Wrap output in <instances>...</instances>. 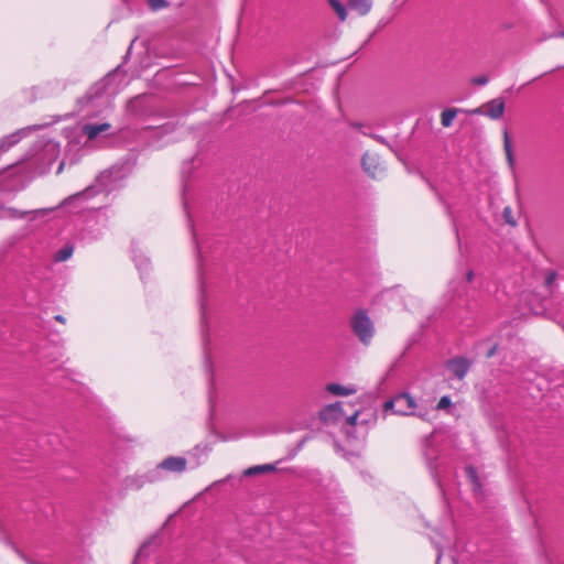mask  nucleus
I'll list each match as a JSON object with an SVG mask.
<instances>
[{"instance_id": "4be33fe9", "label": "nucleus", "mask_w": 564, "mask_h": 564, "mask_svg": "<svg viewBox=\"0 0 564 564\" xmlns=\"http://www.w3.org/2000/svg\"><path fill=\"white\" fill-rule=\"evenodd\" d=\"M338 409L339 404H330L322 412V415L325 416L328 412L337 411Z\"/></svg>"}, {"instance_id": "9b49d317", "label": "nucleus", "mask_w": 564, "mask_h": 564, "mask_svg": "<svg viewBox=\"0 0 564 564\" xmlns=\"http://www.w3.org/2000/svg\"><path fill=\"white\" fill-rule=\"evenodd\" d=\"M403 402H408V404H411L412 397L410 394H408V393H401L398 397H395L394 399L387 401L383 404V408H384L386 411H389V410H394L395 411L397 404L398 403H403Z\"/></svg>"}, {"instance_id": "20e7f679", "label": "nucleus", "mask_w": 564, "mask_h": 564, "mask_svg": "<svg viewBox=\"0 0 564 564\" xmlns=\"http://www.w3.org/2000/svg\"><path fill=\"white\" fill-rule=\"evenodd\" d=\"M187 460L182 456H170L163 459L158 468L169 473H182L186 469Z\"/></svg>"}, {"instance_id": "5701e85b", "label": "nucleus", "mask_w": 564, "mask_h": 564, "mask_svg": "<svg viewBox=\"0 0 564 564\" xmlns=\"http://www.w3.org/2000/svg\"><path fill=\"white\" fill-rule=\"evenodd\" d=\"M474 83L479 86L486 85L488 83V78L486 76H479L474 79Z\"/></svg>"}, {"instance_id": "bb28decb", "label": "nucleus", "mask_w": 564, "mask_h": 564, "mask_svg": "<svg viewBox=\"0 0 564 564\" xmlns=\"http://www.w3.org/2000/svg\"><path fill=\"white\" fill-rule=\"evenodd\" d=\"M55 321H57V322H59V323H62V324H64V323H65V318H64L62 315H56V316H55Z\"/></svg>"}, {"instance_id": "f8f14e48", "label": "nucleus", "mask_w": 564, "mask_h": 564, "mask_svg": "<svg viewBox=\"0 0 564 564\" xmlns=\"http://www.w3.org/2000/svg\"><path fill=\"white\" fill-rule=\"evenodd\" d=\"M458 109L456 108H448L441 112V124L444 128H448L453 124L454 119L456 118L458 113Z\"/></svg>"}, {"instance_id": "9d476101", "label": "nucleus", "mask_w": 564, "mask_h": 564, "mask_svg": "<svg viewBox=\"0 0 564 564\" xmlns=\"http://www.w3.org/2000/svg\"><path fill=\"white\" fill-rule=\"evenodd\" d=\"M326 390L334 395H350L356 392V389L340 386L338 383H329Z\"/></svg>"}, {"instance_id": "393cba45", "label": "nucleus", "mask_w": 564, "mask_h": 564, "mask_svg": "<svg viewBox=\"0 0 564 564\" xmlns=\"http://www.w3.org/2000/svg\"><path fill=\"white\" fill-rule=\"evenodd\" d=\"M474 279V272L473 271H468L467 274H466V280L468 282H471Z\"/></svg>"}, {"instance_id": "39448f33", "label": "nucleus", "mask_w": 564, "mask_h": 564, "mask_svg": "<svg viewBox=\"0 0 564 564\" xmlns=\"http://www.w3.org/2000/svg\"><path fill=\"white\" fill-rule=\"evenodd\" d=\"M447 368L456 378L464 379L470 368V362L463 357L454 358L448 360Z\"/></svg>"}, {"instance_id": "7c9ffc66", "label": "nucleus", "mask_w": 564, "mask_h": 564, "mask_svg": "<svg viewBox=\"0 0 564 564\" xmlns=\"http://www.w3.org/2000/svg\"><path fill=\"white\" fill-rule=\"evenodd\" d=\"M63 171V164H61L58 172Z\"/></svg>"}, {"instance_id": "2eb2a0df", "label": "nucleus", "mask_w": 564, "mask_h": 564, "mask_svg": "<svg viewBox=\"0 0 564 564\" xmlns=\"http://www.w3.org/2000/svg\"><path fill=\"white\" fill-rule=\"evenodd\" d=\"M503 150L510 165L513 164V153L508 131H503Z\"/></svg>"}, {"instance_id": "f257e3e1", "label": "nucleus", "mask_w": 564, "mask_h": 564, "mask_svg": "<svg viewBox=\"0 0 564 564\" xmlns=\"http://www.w3.org/2000/svg\"><path fill=\"white\" fill-rule=\"evenodd\" d=\"M349 325L351 332L362 345L369 346L372 343L376 327L366 310H357L350 317Z\"/></svg>"}, {"instance_id": "a211bd4d", "label": "nucleus", "mask_w": 564, "mask_h": 564, "mask_svg": "<svg viewBox=\"0 0 564 564\" xmlns=\"http://www.w3.org/2000/svg\"><path fill=\"white\" fill-rule=\"evenodd\" d=\"M151 10L158 11L167 7V2L165 0H148Z\"/></svg>"}, {"instance_id": "0eeeda50", "label": "nucleus", "mask_w": 564, "mask_h": 564, "mask_svg": "<svg viewBox=\"0 0 564 564\" xmlns=\"http://www.w3.org/2000/svg\"><path fill=\"white\" fill-rule=\"evenodd\" d=\"M278 470V463L273 464H262L249 467L243 470L242 475L245 477H253V476H262L275 473Z\"/></svg>"}, {"instance_id": "7ed1b4c3", "label": "nucleus", "mask_w": 564, "mask_h": 564, "mask_svg": "<svg viewBox=\"0 0 564 564\" xmlns=\"http://www.w3.org/2000/svg\"><path fill=\"white\" fill-rule=\"evenodd\" d=\"M362 166L373 178L379 177L384 171V166L376 153H365L362 156Z\"/></svg>"}, {"instance_id": "dca6fc26", "label": "nucleus", "mask_w": 564, "mask_h": 564, "mask_svg": "<svg viewBox=\"0 0 564 564\" xmlns=\"http://www.w3.org/2000/svg\"><path fill=\"white\" fill-rule=\"evenodd\" d=\"M502 217L506 224L510 225L511 227H516L518 225L517 219L513 216L512 208L510 206H506L503 208Z\"/></svg>"}, {"instance_id": "6ab92c4d", "label": "nucleus", "mask_w": 564, "mask_h": 564, "mask_svg": "<svg viewBox=\"0 0 564 564\" xmlns=\"http://www.w3.org/2000/svg\"><path fill=\"white\" fill-rule=\"evenodd\" d=\"M451 405H452V401H451L449 397L444 395L437 402L436 409L437 410H444V409L449 408Z\"/></svg>"}, {"instance_id": "aec40b11", "label": "nucleus", "mask_w": 564, "mask_h": 564, "mask_svg": "<svg viewBox=\"0 0 564 564\" xmlns=\"http://www.w3.org/2000/svg\"><path fill=\"white\" fill-rule=\"evenodd\" d=\"M556 272L555 271H549L545 278V285L551 286L555 280H556Z\"/></svg>"}, {"instance_id": "c85d7f7f", "label": "nucleus", "mask_w": 564, "mask_h": 564, "mask_svg": "<svg viewBox=\"0 0 564 564\" xmlns=\"http://www.w3.org/2000/svg\"><path fill=\"white\" fill-rule=\"evenodd\" d=\"M473 112H474V113H480V112H481V110L478 108V109H475Z\"/></svg>"}, {"instance_id": "a878e982", "label": "nucleus", "mask_w": 564, "mask_h": 564, "mask_svg": "<svg viewBox=\"0 0 564 564\" xmlns=\"http://www.w3.org/2000/svg\"><path fill=\"white\" fill-rule=\"evenodd\" d=\"M495 352H496V346H494V347L488 351L487 357H488V358L492 357V356L495 355Z\"/></svg>"}, {"instance_id": "ddd939ff", "label": "nucleus", "mask_w": 564, "mask_h": 564, "mask_svg": "<svg viewBox=\"0 0 564 564\" xmlns=\"http://www.w3.org/2000/svg\"><path fill=\"white\" fill-rule=\"evenodd\" d=\"M415 408H416V403H415L414 399L412 398L411 404H408V402L398 403L395 413L401 414V415H413Z\"/></svg>"}, {"instance_id": "b1692460", "label": "nucleus", "mask_w": 564, "mask_h": 564, "mask_svg": "<svg viewBox=\"0 0 564 564\" xmlns=\"http://www.w3.org/2000/svg\"><path fill=\"white\" fill-rule=\"evenodd\" d=\"M357 417H358V413L352 414L351 416H349V417L347 419V423H348L349 425H355V424H356V422H357Z\"/></svg>"}, {"instance_id": "c756f323", "label": "nucleus", "mask_w": 564, "mask_h": 564, "mask_svg": "<svg viewBox=\"0 0 564 564\" xmlns=\"http://www.w3.org/2000/svg\"><path fill=\"white\" fill-rule=\"evenodd\" d=\"M557 35L561 36V37H564V31L560 32Z\"/></svg>"}, {"instance_id": "1a4fd4ad", "label": "nucleus", "mask_w": 564, "mask_h": 564, "mask_svg": "<svg viewBox=\"0 0 564 564\" xmlns=\"http://www.w3.org/2000/svg\"><path fill=\"white\" fill-rule=\"evenodd\" d=\"M110 128L109 123L101 124H86L83 128L84 133L88 137V139L93 140L101 132L107 131Z\"/></svg>"}, {"instance_id": "423d86ee", "label": "nucleus", "mask_w": 564, "mask_h": 564, "mask_svg": "<svg viewBox=\"0 0 564 564\" xmlns=\"http://www.w3.org/2000/svg\"><path fill=\"white\" fill-rule=\"evenodd\" d=\"M484 113L490 119L497 120L503 116L505 100L502 98H495L484 106Z\"/></svg>"}, {"instance_id": "4468645a", "label": "nucleus", "mask_w": 564, "mask_h": 564, "mask_svg": "<svg viewBox=\"0 0 564 564\" xmlns=\"http://www.w3.org/2000/svg\"><path fill=\"white\" fill-rule=\"evenodd\" d=\"M329 6L336 12L340 21H345L347 19V10L343 3L338 0H329Z\"/></svg>"}, {"instance_id": "f03ea898", "label": "nucleus", "mask_w": 564, "mask_h": 564, "mask_svg": "<svg viewBox=\"0 0 564 564\" xmlns=\"http://www.w3.org/2000/svg\"><path fill=\"white\" fill-rule=\"evenodd\" d=\"M159 547V540L153 536L149 541L144 542L135 556L133 564H151L156 562L158 556L154 554Z\"/></svg>"}, {"instance_id": "cd10ccee", "label": "nucleus", "mask_w": 564, "mask_h": 564, "mask_svg": "<svg viewBox=\"0 0 564 564\" xmlns=\"http://www.w3.org/2000/svg\"><path fill=\"white\" fill-rule=\"evenodd\" d=\"M436 547H437V550H440V545H438V544H436ZM441 555H442V554H441V551H438V553H437V558H436V561H437V562H440V560H441Z\"/></svg>"}, {"instance_id": "412c9836", "label": "nucleus", "mask_w": 564, "mask_h": 564, "mask_svg": "<svg viewBox=\"0 0 564 564\" xmlns=\"http://www.w3.org/2000/svg\"><path fill=\"white\" fill-rule=\"evenodd\" d=\"M466 474L468 476V478L476 484V480H477V475H476V470L474 467H467L466 468Z\"/></svg>"}, {"instance_id": "6e6552de", "label": "nucleus", "mask_w": 564, "mask_h": 564, "mask_svg": "<svg viewBox=\"0 0 564 564\" xmlns=\"http://www.w3.org/2000/svg\"><path fill=\"white\" fill-rule=\"evenodd\" d=\"M349 8L359 15H366L371 10L370 0H349Z\"/></svg>"}, {"instance_id": "f3484780", "label": "nucleus", "mask_w": 564, "mask_h": 564, "mask_svg": "<svg viewBox=\"0 0 564 564\" xmlns=\"http://www.w3.org/2000/svg\"><path fill=\"white\" fill-rule=\"evenodd\" d=\"M72 253H73V248H72V247H66V248L61 249V250L56 253L55 259H56L57 261H65V260H67L68 258H70Z\"/></svg>"}]
</instances>
